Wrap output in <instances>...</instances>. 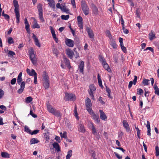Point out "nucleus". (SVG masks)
I'll use <instances>...</instances> for the list:
<instances>
[{"mask_svg":"<svg viewBox=\"0 0 159 159\" xmlns=\"http://www.w3.org/2000/svg\"><path fill=\"white\" fill-rule=\"evenodd\" d=\"M149 80L144 79H143L142 81V84L143 85H149V83H148L149 81Z\"/></svg>","mask_w":159,"mask_h":159,"instance_id":"obj_40","label":"nucleus"},{"mask_svg":"<svg viewBox=\"0 0 159 159\" xmlns=\"http://www.w3.org/2000/svg\"><path fill=\"white\" fill-rule=\"evenodd\" d=\"M62 11L64 12H66V13H69V10L68 9L66 8V7L64 5L63 6L61 7V9Z\"/></svg>","mask_w":159,"mask_h":159,"instance_id":"obj_36","label":"nucleus"},{"mask_svg":"<svg viewBox=\"0 0 159 159\" xmlns=\"http://www.w3.org/2000/svg\"><path fill=\"white\" fill-rule=\"evenodd\" d=\"M75 98V95L73 94L65 93V97L64 98L65 100L66 101L69 100H74Z\"/></svg>","mask_w":159,"mask_h":159,"instance_id":"obj_4","label":"nucleus"},{"mask_svg":"<svg viewBox=\"0 0 159 159\" xmlns=\"http://www.w3.org/2000/svg\"><path fill=\"white\" fill-rule=\"evenodd\" d=\"M25 129L26 132L30 134L31 130L28 127L25 126Z\"/></svg>","mask_w":159,"mask_h":159,"instance_id":"obj_55","label":"nucleus"},{"mask_svg":"<svg viewBox=\"0 0 159 159\" xmlns=\"http://www.w3.org/2000/svg\"><path fill=\"white\" fill-rule=\"evenodd\" d=\"M137 92L138 94L140 95L141 94L143 93V91L140 88L137 89Z\"/></svg>","mask_w":159,"mask_h":159,"instance_id":"obj_56","label":"nucleus"},{"mask_svg":"<svg viewBox=\"0 0 159 159\" xmlns=\"http://www.w3.org/2000/svg\"><path fill=\"white\" fill-rule=\"evenodd\" d=\"M87 110L89 112V114L91 115L92 113L93 112V111L92 110L91 107H86Z\"/></svg>","mask_w":159,"mask_h":159,"instance_id":"obj_51","label":"nucleus"},{"mask_svg":"<svg viewBox=\"0 0 159 159\" xmlns=\"http://www.w3.org/2000/svg\"><path fill=\"white\" fill-rule=\"evenodd\" d=\"M25 102L27 103L30 102L33 100V98L31 96L26 98L25 99Z\"/></svg>","mask_w":159,"mask_h":159,"instance_id":"obj_42","label":"nucleus"},{"mask_svg":"<svg viewBox=\"0 0 159 159\" xmlns=\"http://www.w3.org/2000/svg\"><path fill=\"white\" fill-rule=\"evenodd\" d=\"M140 11L139 8H138L136 11V14L137 16L139 18H140Z\"/></svg>","mask_w":159,"mask_h":159,"instance_id":"obj_58","label":"nucleus"},{"mask_svg":"<svg viewBox=\"0 0 159 159\" xmlns=\"http://www.w3.org/2000/svg\"><path fill=\"white\" fill-rule=\"evenodd\" d=\"M148 37L149 39L151 41L152 40L156 38L155 34L154 32L152 30L150 32L149 34Z\"/></svg>","mask_w":159,"mask_h":159,"instance_id":"obj_17","label":"nucleus"},{"mask_svg":"<svg viewBox=\"0 0 159 159\" xmlns=\"http://www.w3.org/2000/svg\"><path fill=\"white\" fill-rule=\"evenodd\" d=\"M14 6L15 7L14 11L16 16V22L18 23H20V15L19 12L18 7L19 6L18 2L16 0H14L13 1Z\"/></svg>","mask_w":159,"mask_h":159,"instance_id":"obj_1","label":"nucleus"},{"mask_svg":"<svg viewBox=\"0 0 159 159\" xmlns=\"http://www.w3.org/2000/svg\"><path fill=\"white\" fill-rule=\"evenodd\" d=\"M1 156L2 157L5 158H9L10 157L9 154L7 152H2L1 153Z\"/></svg>","mask_w":159,"mask_h":159,"instance_id":"obj_35","label":"nucleus"},{"mask_svg":"<svg viewBox=\"0 0 159 159\" xmlns=\"http://www.w3.org/2000/svg\"><path fill=\"white\" fill-rule=\"evenodd\" d=\"M120 46L122 50L123 51V52L124 53H126V48L124 46V44H122V45H120Z\"/></svg>","mask_w":159,"mask_h":159,"instance_id":"obj_59","label":"nucleus"},{"mask_svg":"<svg viewBox=\"0 0 159 159\" xmlns=\"http://www.w3.org/2000/svg\"><path fill=\"white\" fill-rule=\"evenodd\" d=\"M78 131L82 133H84L85 132V129L84 125L82 124H80L78 128Z\"/></svg>","mask_w":159,"mask_h":159,"instance_id":"obj_25","label":"nucleus"},{"mask_svg":"<svg viewBox=\"0 0 159 159\" xmlns=\"http://www.w3.org/2000/svg\"><path fill=\"white\" fill-rule=\"evenodd\" d=\"M99 112L100 114V118L104 120H106L107 119V117L104 112L102 110H100Z\"/></svg>","mask_w":159,"mask_h":159,"instance_id":"obj_15","label":"nucleus"},{"mask_svg":"<svg viewBox=\"0 0 159 159\" xmlns=\"http://www.w3.org/2000/svg\"><path fill=\"white\" fill-rule=\"evenodd\" d=\"M110 44L114 49H116L117 48V45L116 43L115 40L112 39H110Z\"/></svg>","mask_w":159,"mask_h":159,"instance_id":"obj_21","label":"nucleus"},{"mask_svg":"<svg viewBox=\"0 0 159 159\" xmlns=\"http://www.w3.org/2000/svg\"><path fill=\"white\" fill-rule=\"evenodd\" d=\"M63 59L65 64L66 65L68 68H69V70H70L71 68V67L70 64V62L69 60L65 57H64Z\"/></svg>","mask_w":159,"mask_h":159,"instance_id":"obj_14","label":"nucleus"},{"mask_svg":"<svg viewBox=\"0 0 159 159\" xmlns=\"http://www.w3.org/2000/svg\"><path fill=\"white\" fill-rule=\"evenodd\" d=\"M61 137L62 138H63L65 139H67V133L66 131H64L63 133L61 132L60 133Z\"/></svg>","mask_w":159,"mask_h":159,"instance_id":"obj_41","label":"nucleus"},{"mask_svg":"<svg viewBox=\"0 0 159 159\" xmlns=\"http://www.w3.org/2000/svg\"><path fill=\"white\" fill-rule=\"evenodd\" d=\"M25 28L28 34H30V25H29L28 22L27 21V19L25 18Z\"/></svg>","mask_w":159,"mask_h":159,"instance_id":"obj_13","label":"nucleus"},{"mask_svg":"<svg viewBox=\"0 0 159 159\" xmlns=\"http://www.w3.org/2000/svg\"><path fill=\"white\" fill-rule=\"evenodd\" d=\"M86 31L88 33L89 37L90 38H93L94 37V34L93 30L89 27L86 28Z\"/></svg>","mask_w":159,"mask_h":159,"instance_id":"obj_10","label":"nucleus"},{"mask_svg":"<svg viewBox=\"0 0 159 159\" xmlns=\"http://www.w3.org/2000/svg\"><path fill=\"white\" fill-rule=\"evenodd\" d=\"M25 82L23 81L21 82L20 85V88L17 91L18 93L20 94L23 92L25 87Z\"/></svg>","mask_w":159,"mask_h":159,"instance_id":"obj_9","label":"nucleus"},{"mask_svg":"<svg viewBox=\"0 0 159 159\" xmlns=\"http://www.w3.org/2000/svg\"><path fill=\"white\" fill-rule=\"evenodd\" d=\"M8 43L10 44L13 43L14 42L12 38L11 37H9L7 38Z\"/></svg>","mask_w":159,"mask_h":159,"instance_id":"obj_45","label":"nucleus"},{"mask_svg":"<svg viewBox=\"0 0 159 159\" xmlns=\"http://www.w3.org/2000/svg\"><path fill=\"white\" fill-rule=\"evenodd\" d=\"M65 42L66 44L70 47H73L74 44V41L70 39H66Z\"/></svg>","mask_w":159,"mask_h":159,"instance_id":"obj_5","label":"nucleus"},{"mask_svg":"<svg viewBox=\"0 0 159 159\" xmlns=\"http://www.w3.org/2000/svg\"><path fill=\"white\" fill-rule=\"evenodd\" d=\"M30 114L34 118L37 117V115L34 114L32 110H30Z\"/></svg>","mask_w":159,"mask_h":159,"instance_id":"obj_64","label":"nucleus"},{"mask_svg":"<svg viewBox=\"0 0 159 159\" xmlns=\"http://www.w3.org/2000/svg\"><path fill=\"white\" fill-rule=\"evenodd\" d=\"M47 0L48 2V4L49 6L54 9L55 8V3L54 0Z\"/></svg>","mask_w":159,"mask_h":159,"instance_id":"obj_18","label":"nucleus"},{"mask_svg":"<svg viewBox=\"0 0 159 159\" xmlns=\"http://www.w3.org/2000/svg\"><path fill=\"white\" fill-rule=\"evenodd\" d=\"M43 84L44 87L46 89H48L49 86V81L43 82Z\"/></svg>","mask_w":159,"mask_h":159,"instance_id":"obj_39","label":"nucleus"},{"mask_svg":"<svg viewBox=\"0 0 159 159\" xmlns=\"http://www.w3.org/2000/svg\"><path fill=\"white\" fill-rule=\"evenodd\" d=\"M22 74V72H20L17 77V82L19 85H20L21 83V82L22 80L21 77Z\"/></svg>","mask_w":159,"mask_h":159,"instance_id":"obj_27","label":"nucleus"},{"mask_svg":"<svg viewBox=\"0 0 159 159\" xmlns=\"http://www.w3.org/2000/svg\"><path fill=\"white\" fill-rule=\"evenodd\" d=\"M89 90H88L90 96L93 100H95L94 97L93 95V92L96 89L95 87L93 84H90L89 86Z\"/></svg>","mask_w":159,"mask_h":159,"instance_id":"obj_3","label":"nucleus"},{"mask_svg":"<svg viewBox=\"0 0 159 159\" xmlns=\"http://www.w3.org/2000/svg\"><path fill=\"white\" fill-rule=\"evenodd\" d=\"M84 62L83 61H81L79 67L80 72L83 74L84 73Z\"/></svg>","mask_w":159,"mask_h":159,"instance_id":"obj_20","label":"nucleus"},{"mask_svg":"<svg viewBox=\"0 0 159 159\" xmlns=\"http://www.w3.org/2000/svg\"><path fill=\"white\" fill-rule=\"evenodd\" d=\"M147 125L146 126L147 128L148 131H147V134L148 135L150 136L151 134L150 133L151 129L150 126V123L149 121H147Z\"/></svg>","mask_w":159,"mask_h":159,"instance_id":"obj_28","label":"nucleus"},{"mask_svg":"<svg viewBox=\"0 0 159 159\" xmlns=\"http://www.w3.org/2000/svg\"><path fill=\"white\" fill-rule=\"evenodd\" d=\"M104 68L108 72H110L111 71V70L109 67V66L107 62H105V63L102 64Z\"/></svg>","mask_w":159,"mask_h":159,"instance_id":"obj_29","label":"nucleus"},{"mask_svg":"<svg viewBox=\"0 0 159 159\" xmlns=\"http://www.w3.org/2000/svg\"><path fill=\"white\" fill-rule=\"evenodd\" d=\"M27 73L30 75L35 76L37 75V73L35 72V70L33 69H32L31 70L28 68L26 69Z\"/></svg>","mask_w":159,"mask_h":159,"instance_id":"obj_12","label":"nucleus"},{"mask_svg":"<svg viewBox=\"0 0 159 159\" xmlns=\"http://www.w3.org/2000/svg\"><path fill=\"white\" fill-rule=\"evenodd\" d=\"M123 124L124 127L125 128L126 131L128 132H130V129L127 121L126 120H124L123 121Z\"/></svg>","mask_w":159,"mask_h":159,"instance_id":"obj_6","label":"nucleus"},{"mask_svg":"<svg viewBox=\"0 0 159 159\" xmlns=\"http://www.w3.org/2000/svg\"><path fill=\"white\" fill-rule=\"evenodd\" d=\"M72 151L70 150L68 152L66 156V159H70V157L72 156Z\"/></svg>","mask_w":159,"mask_h":159,"instance_id":"obj_38","label":"nucleus"},{"mask_svg":"<svg viewBox=\"0 0 159 159\" xmlns=\"http://www.w3.org/2000/svg\"><path fill=\"white\" fill-rule=\"evenodd\" d=\"M34 24L33 25L32 28H39L40 27L39 25V24L37 23L36 20L34 18Z\"/></svg>","mask_w":159,"mask_h":159,"instance_id":"obj_37","label":"nucleus"},{"mask_svg":"<svg viewBox=\"0 0 159 159\" xmlns=\"http://www.w3.org/2000/svg\"><path fill=\"white\" fill-rule=\"evenodd\" d=\"M2 15L3 16H4V18L6 20H9V19H10V16H9L8 15H7V14H5L4 13V11H2Z\"/></svg>","mask_w":159,"mask_h":159,"instance_id":"obj_43","label":"nucleus"},{"mask_svg":"<svg viewBox=\"0 0 159 159\" xmlns=\"http://www.w3.org/2000/svg\"><path fill=\"white\" fill-rule=\"evenodd\" d=\"M37 9H38L39 13H43L42 4L40 3L37 6Z\"/></svg>","mask_w":159,"mask_h":159,"instance_id":"obj_32","label":"nucleus"},{"mask_svg":"<svg viewBox=\"0 0 159 159\" xmlns=\"http://www.w3.org/2000/svg\"><path fill=\"white\" fill-rule=\"evenodd\" d=\"M67 55L68 57L70 59H72L74 54L73 52L70 49H69L67 52Z\"/></svg>","mask_w":159,"mask_h":159,"instance_id":"obj_24","label":"nucleus"},{"mask_svg":"<svg viewBox=\"0 0 159 159\" xmlns=\"http://www.w3.org/2000/svg\"><path fill=\"white\" fill-rule=\"evenodd\" d=\"M33 64L36 66L37 65V62L36 61V58H32L30 59Z\"/></svg>","mask_w":159,"mask_h":159,"instance_id":"obj_47","label":"nucleus"},{"mask_svg":"<svg viewBox=\"0 0 159 159\" xmlns=\"http://www.w3.org/2000/svg\"><path fill=\"white\" fill-rule=\"evenodd\" d=\"M156 155L157 156H159V147L157 146L155 148Z\"/></svg>","mask_w":159,"mask_h":159,"instance_id":"obj_50","label":"nucleus"},{"mask_svg":"<svg viewBox=\"0 0 159 159\" xmlns=\"http://www.w3.org/2000/svg\"><path fill=\"white\" fill-rule=\"evenodd\" d=\"M150 50L151 52H152V53H153L154 52V50L151 47H148L147 48L145 49H144V51L147 50Z\"/></svg>","mask_w":159,"mask_h":159,"instance_id":"obj_60","label":"nucleus"},{"mask_svg":"<svg viewBox=\"0 0 159 159\" xmlns=\"http://www.w3.org/2000/svg\"><path fill=\"white\" fill-rule=\"evenodd\" d=\"M47 110L48 111L52 114H53L55 111L56 110V109L52 107L51 105H49L47 106Z\"/></svg>","mask_w":159,"mask_h":159,"instance_id":"obj_19","label":"nucleus"},{"mask_svg":"<svg viewBox=\"0 0 159 159\" xmlns=\"http://www.w3.org/2000/svg\"><path fill=\"white\" fill-rule=\"evenodd\" d=\"M4 94L3 91L1 89H0V99L2 98Z\"/></svg>","mask_w":159,"mask_h":159,"instance_id":"obj_62","label":"nucleus"},{"mask_svg":"<svg viewBox=\"0 0 159 159\" xmlns=\"http://www.w3.org/2000/svg\"><path fill=\"white\" fill-rule=\"evenodd\" d=\"M92 118L98 123L100 122V119L99 118V116L98 115L96 114L94 112L92 113V114L90 115Z\"/></svg>","mask_w":159,"mask_h":159,"instance_id":"obj_11","label":"nucleus"},{"mask_svg":"<svg viewBox=\"0 0 159 159\" xmlns=\"http://www.w3.org/2000/svg\"><path fill=\"white\" fill-rule=\"evenodd\" d=\"M91 8L92 9L93 13L95 15H97L98 14V9L94 3L91 4Z\"/></svg>","mask_w":159,"mask_h":159,"instance_id":"obj_7","label":"nucleus"},{"mask_svg":"<svg viewBox=\"0 0 159 159\" xmlns=\"http://www.w3.org/2000/svg\"><path fill=\"white\" fill-rule=\"evenodd\" d=\"M154 89L155 90V93L158 96L159 95V89L157 86L156 83L154 84Z\"/></svg>","mask_w":159,"mask_h":159,"instance_id":"obj_31","label":"nucleus"},{"mask_svg":"<svg viewBox=\"0 0 159 159\" xmlns=\"http://www.w3.org/2000/svg\"><path fill=\"white\" fill-rule=\"evenodd\" d=\"M74 111V114H75L74 116H75V117L77 118L78 119L79 117H78V114L77 113V109L76 106H75V108Z\"/></svg>","mask_w":159,"mask_h":159,"instance_id":"obj_54","label":"nucleus"},{"mask_svg":"<svg viewBox=\"0 0 159 159\" xmlns=\"http://www.w3.org/2000/svg\"><path fill=\"white\" fill-rule=\"evenodd\" d=\"M61 16L62 19L65 20H67L70 17L69 15H67L66 16L64 15H62Z\"/></svg>","mask_w":159,"mask_h":159,"instance_id":"obj_48","label":"nucleus"},{"mask_svg":"<svg viewBox=\"0 0 159 159\" xmlns=\"http://www.w3.org/2000/svg\"><path fill=\"white\" fill-rule=\"evenodd\" d=\"M99 60L102 63V64L105 63V62H106L105 58L102 57L101 56L99 55Z\"/></svg>","mask_w":159,"mask_h":159,"instance_id":"obj_46","label":"nucleus"},{"mask_svg":"<svg viewBox=\"0 0 159 159\" xmlns=\"http://www.w3.org/2000/svg\"><path fill=\"white\" fill-rule=\"evenodd\" d=\"M43 82L49 81V77L46 71L43 72Z\"/></svg>","mask_w":159,"mask_h":159,"instance_id":"obj_22","label":"nucleus"},{"mask_svg":"<svg viewBox=\"0 0 159 159\" xmlns=\"http://www.w3.org/2000/svg\"><path fill=\"white\" fill-rule=\"evenodd\" d=\"M92 133L93 134H95L96 133V130L95 128L94 125H93L92 126Z\"/></svg>","mask_w":159,"mask_h":159,"instance_id":"obj_63","label":"nucleus"},{"mask_svg":"<svg viewBox=\"0 0 159 159\" xmlns=\"http://www.w3.org/2000/svg\"><path fill=\"white\" fill-rule=\"evenodd\" d=\"M77 20L78 21V23H81L83 21V19L82 17L80 16H78L77 17Z\"/></svg>","mask_w":159,"mask_h":159,"instance_id":"obj_52","label":"nucleus"},{"mask_svg":"<svg viewBox=\"0 0 159 159\" xmlns=\"http://www.w3.org/2000/svg\"><path fill=\"white\" fill-rule=\"evenodd\" d=\"M39 18L42 22H44L45 20L43 17V13H39Z\"/></svg>","mask_w":159,"mask_h":159,"instance_id":"obj_53","label":"nucleus"},{"mask_svg":"<svg viewBox=\"0 0 159 159\" xmlns=\"http://www.w3.org/2000/svg\"><path fill=\"white\" fill-rule=\"evenodd\" d=\"M135 128L137 131V135L139 139H140V130L139 129L137 126H136L135 125Z\"/></svg>","mask_w":159,"mask_h":159,"instance_id":"obj_44","label":"nucleus"},{"mask_svg":"<svg viewBox=\"0 0 159 159\" xmlns=\"http://www.w3.org/2000/svg\"><path fill=\"white\" fill-rule=\"evenodd\" d=\"M137 77L136 75H134V79L133 80V81H131L129 82L128 85V88L129 89H130L131 87L133 84H134V85L136 84L137 82Z\"/></svg>","mask_w":159,"mask_h":159,"instance_id":"obj_8","label":"nucleus"},{"mask_svg":"<svg viewBox=\"0 0 159 159\" xmlns=\"http://www.w3.org/2000/svg\"><path fill=\"white\" fill-rule=\"evenodd\" d=\"M16 78H13L11 81V84L12 85L15 84L16 82Z\"/></svg>","mask_w":159,"mask_h":159,"instance_id":"obj_61","label":"nucleus"},{"mask_svg":"<svg viewBox=\"0 0 159 159\" xmlns=\"http://www.w3.org/2000/svg\"><path fill=\"white\" fill-rule=\"evenodd\" d=\"M15 53L12 51H9L8 52V55L11 57H13L14 55H15Z\"/></svg>","mask_w":159,"mask_h":159,"instance_id":"obj_49","label":"nucleus"},{"mask_svg":"<svg viewBox=\"0 0 159 159\" xmlns=\"http://www.w3.org/2000/svg\"><path fill=\"white\" fill-rule=\"evenodd\" d=\"M53 147L55 148L56 151L57 152L60 151V146L59 144L56 142H54L52 144Z\"/></svg>","mask_w":159,"mask_h":159,"instance_id":"obj_23","label":"nucleus"},{"mask_svg":"<svg viewBox=\"0 0 159 159\" xmlns=\"http://www.w3.org/2000/svg\"><path fill=\"white\" fill-rule=\"evenodd\" d=\"M52 114L57 117H61V113L59 111L56 109Z\"/></svg>","mask_w":159,"mask_h":159,"instance_id":"obj_30","label":"nucleus"},{"mask_svg":"<svg viewBox=\"0 0 159 159\" xmlns=\"http://www.w3.org/2000/svg\"><path fill=\"white\" fill-rule=\"evenodd\" d=\"M32 37L34 39V41L36 45L39 47H40V44L39 42V40L36 36L34 34H33Z\"/></svg>","mask_w":159,"mask_h":159,"instance_id":"obj_16","label":"nucleus"},{"mask_svg":"<svg viewBox=\"0 0 159 159\" xmlns=\"http://www.w3.org/2000/svg\"><path fill=\"white\" fill-rule=\"evenodd\" d=\"M29 53L30 55V59L36 57L35 54L34 53V52L32 50L30 51H29Z\"/></svg>","mask_w":159,"mask_h":159,"instance_id":"obj_34","label":"nucleus"},{"mask_svg":"<svg viewBox=\"0 0 159 159\" xmlns=\"http://www.w3.org/2000/svg\"><path fill=\"white\" fill-rule=\"evenodd\" d=\"M81 7L85 15L87 16L89 14V8L84 0H82Z\"/></svg>","mask_w":159,"mask_h":159,"instance_id":"obj_2","label":"nucleus"},{"mask_svg":"<svg viewBox=\"0 0 159 159\" xmlns=\"http://www.w3.org/2000/svg\"><path fill=\"white\" fill-rule=\"evenodd\" d=\"M85 105L86 107H91L92 103L90 99L87 97L85 100Z\"/></svg>","mask_w":159,"mask_h":159,"instance_id":"obj_26","label":"nucleus"},{"mask_svg":"<svg viewBox=\"0 0 159 159\" xmlns=\"http://www.w3.org/2000/svg\"><path fill=\"white\" fill-rule=\"evenodd\" d=\"M39 131V130L36 129L33 131L32 132H31L30 134L31 135L36 134L38 133Z\"/></svg>","mask_w":159,"mask_h":159,"instance_id":"obj_57","label":"nucleus"},{"mask_svg":"<svg viewBox=\"0 0 159 159\" xmlns=\"http://www.w3.org/2000/svg\"><path fill=\"white\" fill-rule=\"evenodd\" d=\"M39 142V140L37 139L36 138H33L31 139L30 143V144H32L37 143Z\"/></svg>","mask_w":159,"mask_h":159,"instance_id":"obj_33","label":"nucleus"}]
</instances>
